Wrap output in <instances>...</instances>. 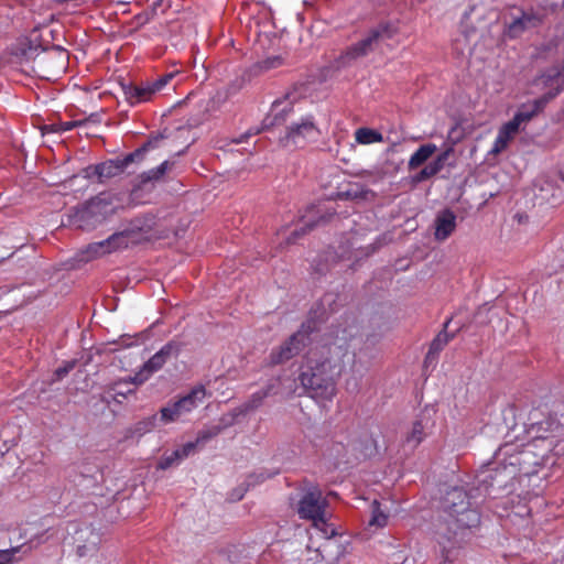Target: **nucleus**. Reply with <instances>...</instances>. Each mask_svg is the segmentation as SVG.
Instances as JSON below:
<instances>
[{"mask_svg":"<svg viewBox=\"0 0 564 564\" xmlns=\"http://www.w3.org/2000/svg\"><path fill=\"white\" fill-rule=\"evenodd\" d=\"M531 412L530 423H523L527 443H505L476 475L469 490L452 487L445 491L441 507L447 529H477L481 524L478 507L486 505L491 510L509 501L517 484L523 478L539 475L545 467L555 464V456L564 455V387L558 393L544 421H536Z\"/></svg>","mask_w":564,"mask_h":564,"instance_id":"nucleus-1","label":"nucleus"},{"mask_svg":"<svg viewBox=\"0 0 564 564\" xmlns=\"http://www.w3.org/2000/svg\"><path fill=\"white\" fill-rule=\"evenodd\" d=\"M356 334L355 327H337L332 330L323 346L321 359L310 358L301 368L297 380L310 398L317 401L332 400L336 392L335 379L347 367L358 377L367 370V366L357 360L355 350L350 351L359 341Z\"/></svg>","mask_w":564,"mask_h":564,"instance_id":"nucleus-2","label":"nucleus"},{"mask_svg":"<svg viewBox=\"0 0 564 564\" xmlns=\"http://www.w3.org/2000/svg\"><path fill=\"white\" fill-rule=\"evenodd\" d=\"M11 56L14 62L24 64L35 61L40 69L43 68L44 63L54 58L58 70L65 68L68 61V53L59 45H53L51 48L44 47L37 42V39L20 37L10 48Z\"/></svg>","mask_w":564,"mask_h":564,"instance_id":"nucleus-3","label":"nucleus"},{"mask_svg":"<svg viewBox=\"0 0 564 564\" xmlns=\"http://www.w3.org/2000/svg\"><path fill=\"white\" fill-rule=\"evenodd\" d=\"M164 138L165 137L162 133L151 135L141 147L123 156H118L95 165H89L85 169V176L88 178L97 176L100 183L105 180L116 177L122 174L130 164L142 162L145 158V154L150 150L158 148L159 142Z\"/></svg>","mask_w":564,"mask_h":564,"instance_id":"nucleus-4","label":"nucleus"},{"mask_svg":"<svg viewBox=\"0 0 564 564\" xmlns=\"http://www.w3.org/2000/svg\"><path fill=\"white\" fill-rule=\"evenodd\" d=\"M115 209L110 194L100 193L76 207L69 215V223L76 228L89 231L104 224Z\"/></svg>","mask_w":564,"mask_h":564,"instance_id":"nucleus-5","label":"nucleus"},{"mask_svg":"<svg viewBox=\"0 0 564 564\" xmlns=\"http://www.w3.org/2000/svg\"><path fill=\"white\" fill-rule=\"evenodd\" d=\"M296 511L300 519L311 521L316 529H321L322 525L328 529H337L328 523L332 517L328 510V501L317 486L311 485L302 491Z\"/></svg>","mask_w":564,"mask_h":564,"instance_id":"nucleus-6","label":"nucleus"},{"mask_svg":"<svg viewBox=\"0 0 564 564\" xmlns=\"http://www.w3.org/2000/svg\"><path fill=\"white\" fill-rule=\"evenodd\" d=\"M206 397L207 391L203 384L193 387L186 394L160 409V422L166 425L186 421L188 415L203 404Z\"/></svg>","mask_w":564,"mask_h":564,"instance_id":"nucleus-7","label":"nucleus"},{"mask_svg":"<svg viewBox=\"0 0 564 564\" xmlns=\"http://www.w3.org/2000/svg\"><path fill=\"white\" fill-rule=\"evenodd\" d=\"M317 329L316 322L308 319L279 347L271 350L269 359L272 365L283 364L300 355L312 343V334Z\"/></svg>","mask_w":564,"mask_h":564,"instance_id":"nucleus-8","label":"nucleus"},{"mask_svg":"<svg viewBox=\"0 0 564 564\" xmlns=\"http://www.w3.org/2000/svg\"><path fill=\"white\" fill-rule=\"evenodd\" d=\"M395 33V28L390 23H380L371 29L368 34L350 45L340 56L336 59L338 68L351 65L358 58L366 56L372 51L373 44L381 39H391Z\"/></svg>","mask_w":564,"mask_h":564,"instance_id":"nucleus-9","label":"nucleus"},{"mask_svg":"<svg viewBox=\"0 0 564 564\" xmlns=\"http://www.w3.org/2000/svg\"><path fill=\"white\" fill-rule=\"evenodd\" d=\"M319 130L315 123L312 115L301 117L299 120L293 121L288 128L284 137L280 138V142L288 147H303L308 141H314L318 138Z\"/></svg>","mask_w":564,"mask_h":564,"instance_id":"nucleus-10","label":"nucleus"},{"mask_svg":"<svg viewBox=\"0 0 564 564\" xmlns=\"http://www.w3.org/2000/svg\"><path fill=\"white\" fill-rule=\"evenodd\" d=\"M292 111L293 105L288 97L274 100L271 105L270 111L262 121L261 128H250L238 138L232 139V142L237 144L243 143L250 137L258 134L261 130H267L271 127L281 124Z\"/></svg>","mask_w":564,"mask_h":564,"instance_id":"nucleus-11","label":"nucleus"},{"mask_svg":"<svg viewBox=\"0 0 564 564\" xmlns=\"http://www.w3.org/2000/svg\"><path fill=\"white\" fill-rule=\"evenodd\" d=\"M181 351L180 343L170 340L160 348L148 361L143 364L141 369L133 376L132 381L141 384L147 381L151 375L159 371L169 359L176 358Z\"/></svg>","mask_w":564,"mask_h":564,"instance_id":"nucleus-12","label":"nucleus"},{"mask_svg":"<svg viewBox=\"0 0 564 564\" xmlns=\"http://www.w3.org/2000/svg\"><path fill=\"white\" fill-rule=\"evenodd\" d=\"M344 531H315L318 539L323 542L314 546V536L311 535L307 543L308 550H315L324 560L338 558L345 553V547L337 544V538H341Z\"/></svg>","mask_w":564,"mask_h":564,"instance_id":"nucleus-13","label":"nucleus"},{"mask_svg":"<svg viewBox=\"0 0 564 564\" xmlns=\"http://www.w3.org/2000/svg\"><path fill=\"white\" fill-rule=\"evenodd\" d=\"M69 540L76 544V554L79 557L93 556L96 554L101 543V532L74 531V534H67V536L64 538L65 542H69Z\"/></svg>","mask_w":564,"mask_h":564,"instance_id":"nucleus-14","label":"nucleus"},{"mask_svg":"<svg viewBox=\"0 0 564 564\" xmlns=\"http://www.w3.org/2000/svg\"><path fill=\"white\" fill-rule=\"evenodd\" d=\"M433 422L426 414H421L412 424L411 430L403 438V448L414 451L430 434Z\"/></svg>","mask_w":564,"mask_h":564,"instance_id":"nucleus-15","label":"nucleus"},{"mask_svg":"<svg viewBox=\"0 0 564 564\" xmlns=\"http://www.w3.org/2000/svg\"><path fill=\"white\" fill-rule=\"evenodd\" d=\"M521 14L508 24L507 34L511 39L520 36L524 31L536 28L543 22V17L533 9L525 11L520 9Z\"/></svg>","mask_w":564,"mask_h":564,"instance_id":"nucleus-16","label":"nucleus"},{"mask_svg":"<svg viewBox=\"0 0 564 564\" xmlns=\"http://www.w3.org/2000/svg\"><path fill=\"white\" fill-rule=\"evenodd\" d=\"M279 474H280L279 468L259 470V471H254V473L250 474L242 485L238 486L237 488L232 489L229 492L228 500L231 502H237V501L241 500L250 487L261 484L264 480L272 478Z\"/></svg>","mask_w":564,"mask_h":564,"instance_id":"nucleus-17","label":"nucleus"},{"mask_svg":"<svg viewBox=\"0 0 564 564\" xmlns=\"http://www.w3.org/2000/svg\"><path fill=\"white\" fill-rule=\"evenodd\" d=\"M140 228L130 227L121 231L113 232L108 238L104 239L109 253L126 249L130 245L139 241Z\"/></svg>","mask_w":564,"mask_h":564,"instance_id":"nucleus-18","label":"nucleus"},{"mask_svg":"<svg viewBox=\"0 0 564 564\" xmlns=\"http://www.w3.org/2000/svg\"><path fill=\"white\" fill-rule=\"evenodd\" d=\"M457 217L449 208H444L436 214L434 220V237L437 241L446 240L456 229Z\"/></svg>","mask_w":564,"mask_h":564,"instance_id":"nucleus-19","label":"nucleus"},{"mask_svg":"<svg viewBox=\"0 0 564 564\" xmlns=\"http://www.w3.org/2000/svg\"><path fill=\"white\" fill-rule=\"evenodd\" d=\"M435 539L441 546V552L444 561L441 564H449L457 556V550L455 539L458 534L465 535L466 531H433Z\"/></svg>","mask_w":564,"mask_h":564,"instance_id":"nucleus-20","label":"nucleus"},{"mask_svg":"<svg viewBox=\"0 0 564 564\" xmlns=\"http://www.w3.org/2000/svg\"><path fill=\"white\" fill-rule=\"evenodd\" d=\"M281 393H282L281 379L279 377L273 378V379L269 380V382L267 383V386L264 388L253 392L250 395V398L241 405L242 412H249V411L256 410L262 404V402L265 398L271 397V395H278Z\"/></svg>","mask_w":564,"mask_h":564,"instance_id":"nucleus-21","label":"nucleus"},{"mask_svg":"<svg viewBox=\"0 0 564 564\" xmlns=\"http://www.w3.org/2000/svg\"><path fill=\"white\" fill-rule=\"evenodd\" d=\"M555 94L544 95L538 99L522 104L513 117L520 121V123L530 121L535 115H538L546 104L553 98Z\"/></svg>","mask_w":564,"mask_h":564,"instance_id":"nucleus-22","label":"nucleus"},{"mask_svg":"<svg viewBox=\"0 0 564 564\" xmlns=\"http://www.w3.org/2000/svg\"><path fill=\"white\" fill-rule=\"evenodd\" d=\"M122 89L126 99L132 106L148 101L154 95L150 82L142 83L141 85L127 84L122 86Z\"/></svg>","mask_w":564,"mask_h":564,"instance_id":"nucleus-23","label":"nucleus"},{"mask_svg":"<svg viewBox=\"0 0 564 564\" xmlns=\"http://www.w3.org/2000/svg\"><path fill=\"white\" fill-rule=\"evenodd\" d=\"M534 195L543 202L555 206L562 200V191L546 180H538L534 184Z\"/></svg>","mask_w":564,"mask_h":564,"instance_id":"nucleus-24","label":"nucleus"},{"mask_svg":"<svg viewBox=\"0 0 564 564\" xmlns=\"http://www.w3.org/2000/svg\"><path fill=\"white\" fill-rule=\"evenodd\" d=\"M174 162L165 160L158 166L143 171L138 175L139 184L141 186H145L148 184H155L163 181L164 176L174 167Z\"/></svg>","mask_w":564,"mask_h":564,"instance_id":"nucleus-25","label":"nucleus"},{"mask_svg":"<svg viewBox=\"0 0 564 564\" xmlns=\"http://www.w3.org/2000/svg\"><path fill=\"white\" fill-rule=\"evenodd\" d=\"M159 421H160V415L152 414L150 416H147V417L135 422L133 425H131L127 430V437L140 438L144 434L153 431L158 426Z\"/></svg>","mask_w":564,"mask_h":564,"instance_id":"nucleus-26","label":"nucleus"},{"mask_svg":"<svg viewBox=\"0 0 564 564\" xmlns=\"http://www.w3.org/2000/svg\"><path fill=\"white\" fill-rule=\"evenodd\" d=\"M34 547L33 536H30L28 542H23L22 544L11 546L9 549L0 550V564H12L18 557L19 553L26 554Z\"/></svg>","mask_w":564,"mask_h":564,"instance_id":"nucleus-27","label":"nucleus"},{"mask_svg":"<svg viewBox=\"0 0 564 564\" xmlns=\"http://www.w3.org/2000/svg\"><path fill=\"white\" fill-rule=\"evenodd\" d=\"M437 150V147L434 143L422 144L410 158L409 167L411 170L419 167L423 163H425L432 154H434Z\"/></svg>","mask_w":564,"mask_h":564,"instance_id":"nucleus-28","label":"nucleus"},{"mask_svg":"<svg viewBox=\"0 0 564 564\" xmlns=\"http://www.w3.org/2000/svg\"><path fill=\"white\" fill-rule=\"evenodd\" d=\"M451 322L452 319H447L444 323V329L436 335V337L432 340L426 359H429L432 355L438 354L446 346V344L454 337V334H449L446 330Z\"/></svg>","mask_w":564,"mask_h":564,"instance_id":"nucleus-29","label":"nucleus"},{"mask_svg":"<svg viewBox=\"0 0 564 564\" xmlns=\"http://www.w3.org/2000/svg\"><path fill=\"white\" fill-rule=\"evenodd\" d=\"M355 139L359 144H372L381 142L383 137L377 130L370 128H359L355 132Z\"/></svg>","mask_w":564,"mask_h":564,"instance_id":"nucleus-30","label":"nucleus"},{"mask_svg":"<svg viewBox=\"0 0 564 564\" xmlns=\"http://www.w3.org/2000/svg\"><path fill=\"white\" fill-rule=\"evenodd\" d=\"M109 253V249H107L105 245V240L96 241L89 243L85 250L83 251V259L85 261H90L95 258L105 256Z\"/></svg>","mask_w":564,"mask_h":564,"instance_id":"nucleus-31","label":"nucleus"},{"mask_svg":"<svg viewBox=\"0 0 564 564\" xmlns=\"http://www.w3.org/2000/svg\"><path fill=\"white\" fill-rule=\"evenodd\" d=\"M332 216V214L327 213V216L326 215H321L317 219V221H313V220H306L304 223V226L301 227V228H296L292 231V234L290 235V237L288 238V242L289 243H292V242H295V240L297 238H300L301 236L305 235L308 230H312L318 223H325L329 219V217Z\"/></svg>","mask_w":564,"mask_h":564,"instance_id":"nucleus-32","label":"nucleus"},{"mask_svg":"<svg viewBox=\"0 0 564 564\" xmlns=\"http://www.w3.org/2000/svg\"><path fill=\"white\" fill-rule=\"evenodd\" d=\"M369 525L384 528L388 525V516L381 511L380 503L373 500L371 505V517L369 519Z\"/></svg>","mask_w":564,"mask_h":564,"instance_id":"nucleus-33","label":"nucleus"},{"mask_svg":"<svg viewBox=\"0 0 564 564\" xmlns=\"http://www.w3.org/2000/svg\"><path fill=\"white\" fill-rule=\"evenodd\" d=\"M223 427L220 425H213L198 431L196 442L198 445L205 444L212 438L220 434Z\"/></svg>","mask_w":564,"mask_h":564,"instance_id":"nucleus-34","label":"nucleus"},{"mask_svg":"<svg viewBox=\"0 0 564 564\" xmlns=\"http://www.w3.org/2000/svg\"><path fill=\"white\" fill-rule=\"evenodd\" d=\"M181 462L178 452L173 449L170 453H164L158 462V468L162 470H166L174 465H177Z\"/></svg>","mask_w":564,"mask_h":564,"instance_id":"nucleus-35","label":"nucleus"},{"mask_svg":"<svg viewBox=\"0 0 564 564\" xmlns=\"http://www.w3.org/2000/svg\"><path fill=\"white\" fill-rule=\"evenodd\" d=\"M452 152L453 149L447 148L445 151L437 154V156L427 164L435 175L444 169L446 161L448 160Z\"/></svg>","mask_w":564,"mask_h":564,"instance_id":"nucleus-36","label":"nucleus"},{"mask_svg":"<svg viewBox=\"0 0 564 564\" xmlns=\"http://www.w3.org/2000/svg\"><path fill=\"white\" fill-rule=\"evenodd\" d=\"M283 64V58L279 55L269 56L257 63V67L260 70H270L273 68H278Z\"/></svg>","mask_w":564,"mask_h":564,"instance_id":"nucleus-37","label":"nucleus"},{"mask_svg":"<svg viewBox=\"0 0 564 564\" xmlns=\"http://www.w3.org/2000/svg\"><path fill=\"white\" fill-rule=\"evenodd\" d=\"M76 366L75 360L64 361L62 366L57 367L53 373V381H59L66 377Z\"/></svg>","mask_w":564,"mask_h":564,"instance_id":"nucleus-38","label":"nucleus"},{"mask_svg":"<svg viewBox=\"0 0 564 564\" xmlns=\"http://www.w3.org/2000/svg\"><path fill=\"white\" fill-rule=\"evenodd\" d=\"M93 117H94V115H91L88 119H85V120H74V121L61 122L58 126H56L52 130L55 132H61V133L67 132V131L73 130L76 127L85 124L87 121H90V120L93 121Z\"/></svg>","mask_w":564,"mask_h":564,"instance_id":"nucleus-39","label":"nucleus"},{"mask_svg":"<svg viewBox=\"0 0 564 564\" xmlns=\"http://www.w3.org/2000/svg\"><path fill=\"white\" fill-rule=\"evenodd\" d=\"M174 76H175L174 73H167V74L160 76L155 80L150 82L153 93L155 94V93L164 89L166 87V85L174 78Z\"/></svg>","mask_w":564,"mask_h":564,"instance_id":"nucleus-40","label":"nucleus"},{"mask_svg":"<svg viewBox=\"0 0 564 564\" xmlns=\"http://www.w3.org/2000/svg\"><path fill=\"white\" fill-rule=\"evenodd\" d=\"M521 123L514 117L511 120L506 122L500 129L499 132L511 139L513 134H516L520 128Z\"/></svg>","mask_w":564,"mask_h":564,"instance_id":"nucleus-41","label":"nucleus"},{"mask_svg":"<svg viewBox=\"0 0 564 564\" xmlns=\"http://www.w3.org/2000/svg\"><path fill=\"white\" fill-rule=\"evenodd\" d=\"M509 141H510V139L508 137H506L505 134H502L498 131V134L494 141L490 153L497 154V153L502 152L507 148Z\"/></svg>","mask_w":564,"mask_h":564,"instance_id":"nucleus-42","label":"nucleus"},{"mask_svg":"<svg viewBox=\"0 0 564 564\" xmlns=\"http://www.w3.org/2000/svg\"><path fill=\"white\" fill-rule=\"evenodd\" d=\"M197 446H198V444L196 441H191L175 449H176V452H178L181 460H183V459L187 458L189 455H192L195 452Z\"/></svg>","mask_w":564,"mask_h":564,"instance_id":"nucleus-43","label":"nucleus"},{"mask_svg":"<svg viewBox=\"0 0 564 564\" xmlns=\"http://www.w3.org/2000/svg\"><path fill=\"white\" fill-rule=\"evenodd\" d=\"M171 7V0H154L150 6L151 15H156L159 12L164 13Z\"/></svg>","mask_w":564,"mask_h":564,"instance_id":"nucleus-44","label":"nucleus"},{"mask_svg":"<svg viewBox=\"0 0 564 564\" xmlns=\"http://www.w3.org/2000/svg\"><path fill=\"white\" fill-rule=\"evenodd\" d=\"M435 174L433 173V171L429 167V165H425L414 177V182L416 183H421V182H424L429 178H431L432 176H434Z\"/></svg>","mask_w":564,"mask_h":564,"instance_id":"nucleus-45","label":"nucleus"},{"mask_svg":"<svg viewBox=\"0 0 564 564\" xmlns=\"http://www.w3.org/2000/svg\"><path fill=\"white\" fill-rule=\"evenodd\" d=\"M345 196L347 197H357V193H352L351 191H347L345 193H343Z\"/></svg>","mask_w":564,"mask_h":564,"instance_id":"nucleus-46","label":"nucleus"},{"mask_svg":"<svg viewBox=\"0 0 564 564\" xmlns=\"http://www.w3.org/2000/svg\"><path fill=\"white\" fill-rule=\"evenodd\" d=\"M28 539V531H24L23 534L20 532L19 540Z\"/></svg>","mask_w":564,"mask_h":564,"instance_id":"nucleus-47","label":"nucleus"},{"mask_svg":"<svg viewBox=\"0 0 564 564\" xmlns=\"http://www.w3.org/2000/svg\"><path fill=\"white\" fill-rule=\"evenodd\" d=\"M552 564H564V557L562 560H555Z\"/></svg>","mask_w":564,"mask_h":564,"instance_id":"nucleus-48","label":"nucleus"},{"mask_svg":"<svg viewBox=\"0 0 564 564\" xmlns=\"http://www.w3.org/2000/svg\"><path fill=\"white\" fill-rule=\"evenodd\" d=\"M36 538H37L36 544H39L43 541V534L36 535Z\"/></svg>","mask_w":564,"mask_h":564,"instance_id":"nucleus-49","label":"nucleus"},{"mask_svg":"<svg viewBox=\"0 0 564 564\" xmlns=\"http://www.w3.org/2000/svg\"><path fill=\"white\" fill-rule=\"evenodd\" d=\"M6 293H7V290L0 289V294H6Z\"/></svg>","mask_w":564,"mask_h":564,"instance_id":"nucleus-50","label":"nucleus"},{"mask_svg":"<svg viewBox=\"0 0 564 564\" xmlns=\"http://www.w3.org/2000/svg\"><path fill=\"white\" fill-rule=\"evenodd\" d=\"M357 386H358V383H357V381L355 380V382H354V388H357Z\"/></svg>","mask_w":564,"mask_h":564,"instance_id":"nucleus-51","label":"nucleus"}]
</instances>
